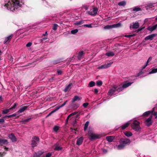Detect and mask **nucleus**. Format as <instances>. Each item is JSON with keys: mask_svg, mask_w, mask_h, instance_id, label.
Returning a JSON list of instances; mask_svg holds the SVG:
<instances>
[{"mask_svg": "<svg viewBox=\"0 0 157 157\" xmlns=\"http://www.w3.org/2000/svg\"><path fill=\"white\" fill-rule=\"evenodd\" d=\"M4 6L12 12L19 10L24 4L23 0H4Z\"/></svg>", "mask_w": 157, "mask_h": 157, "instance_id": "obj_1", "label": "nucleus"}, {"mask_svg": "<svg viewBox=\"0 0 157 157\" xmlns=\"http://www.w3.org/2000/svg\"><path fill=\"white\" fill-rule=\"evenodd\" d=\"M131 141L129 139L127 138H122L119 140V144L116 146V148L119 150H122L128 145L130 143Z\"/></svg>", "mask_w": 157, "mask_h": 157, "instance_id": "obj_2", "label": "nucleus"}, {"mask_svg": "<svg viewBox=\"0 0 157 157\" xmlns=\"http://www.w3.org/2000/svg\"><path fill=\"white\" fill-rule=\"evenodd\" d=\"M122 90V88L121 87L114 85L109 90L108 93V94L111 96L115 95L118 94L119 92Z\"/></svg>", "mask_w": 157, "mask_h": 157, "instance_id": "obj_3", "label": "nucleus"}, {"mask_svg": "<svg viewBox=\"0 0 157 157\" xmlns=\"http://www.w3.org/2000/svg\"><path fill=\"white\" fill-rule=\"evenodd\" d=\"M140 124V123L139 121L135 120L133 121V123L132 124L131 127L135 131L138 132L141 129Z\"/></svg>", "mask_w": 157, "mask_h": 157, "instance_id": "obj_4", "label": "nucleus"}, {"mask_svg": "<svg viewBox=\"0 0 157 157\" xmlns=\"http://www.w3.org/2000/svg\"><path fill=\"white\" fill-rule=\"evenodd\" d=\"M39 141V139L36 136L33 137L32 140L31 145L32 147H34L36 146L37 144Z\"/></svg>", "mask_w": 157, "mask_h": 157, "instance_id": "obj_5", "label": "nucleus"}, {"mask_svg": "<svg viewBox=\"0 0 157 157\" xmlns=\"http://www.w3.org/2000/svg\"><path fill=\"white\" fill-rule=\"evenodd\" d=\"M98 9L97 7L93 8V9L90 10V11L87 12L91 16H95L97 13Z\"/></svg>", "mask_w": 157, "mask_h": 157, "instance_id": "obj_6", "label": "nucleus"}, {"mask_svg": "<svg viewBox=\"0 0 157 157\" xmlns=\"http://www.w3.org/2000/svg\"><path fill=\"white\" fill-rule=\"evenodd\" d=\"M88 134L90 137V140H92L99 138V136L98 135L95 134L93 132H91L90 131H89Z\"/></svg>", "mask_w": 157, "mask_h": 157, "instance_id": "obj_7", "label": "nucleus"}, {"mask_svg": "<svg viewBox=\"0 0 157 157\" xmlns=\"http://www.w3.org/2000/svg\"><path fill=\"white\" fill-rule=\"evenodd\" d=\"M157 36V34L156 33L153 34L149 35L145 38V40H152L154 37Z\"/></svg>", "mask_w": 157, "mask_h": 157, "instance_id": "obj_8", "label": "nucleus"}, {"mask_svg": "<svg viewBox=\"0 0 157 157\" xmlns=\"http://www.w3.org/2000/svg\"><path fill=\"white\" fill-rule=\"evenodd\" d=\"M13 36V34H11L7 37H6L5 38V40L4 42V44H8L9 43L10 40L11 39Z\"/></svg>", "mask_w": 157, "mask_h": 157, "instance_id": "obj_9", "label": "nucleus"}, {"mask_svg": "<svg viewBox=\"0 0 157 157\" xmlns=\"http://www.w3.org/2000/svg\"><path fill=\"white\" fill-rule=\"evenodd\" d=\"M152 118V115L151 116L148 118L145 121V124L147 126H150L152 123L151 119Z\"/></svg>", "mask_w": 157, "mask_h": 157, "instance_id": "obj_10", "label": "nucleus"}, {"mask_svg": "<svg viewBox=\"0 0 157 157\" xmlns=\"http://www.w3.org/2000/svg\"><path fill=\"white\" fill-rule=\"evenodd\" d=\"M155 107H154L153 108L152 110L148 111L145 112L143 114L142 116L144 117H147L149 115L150 113L152 114L155 110Z\"/></svg>", "mask_w": 157, "mask_h": 157, "instance_id": "obj_11", "label": "nucleus"}, {"mask_svg": "<svg viewBox=\"0 0 157 157\" xmlns=\"http://www.w3.org/2000/svg\"><path fill=\"white\" fill-rule=\"evenodd\" d=\"M133 82H125L122 85V86H119V87H121L122 88V90H123V88H126L129 86H130L132 83Z\"/></svg>", "mask_w": 157, "mask_h": 157, "instance_id": "obj_12", "label": "nucleus"}, {"mask_svg": "<svg viewBox=\"0 0 157 157\" xmlns=\"http://www.w3.org/2000/svg\"><path fill=\"white\" fill-rule=\"evenodd\" d=\"M157 28V24L156 25H154L153 26H149L148 28L147 29L151 31H152L155 29Z\"/></svg>", "mask_w": 157, "mask_h": 157, "instance_id": "obj_13", "label": "nucleus"}, {"mask_svg": "<svg viewBox=\"0 0 157 157\" xmlns=\"http://www.w3.org/2000/svg\"><path fill=\"white\" fill-rule=\"evenodd\" d=\"M8 143V142L7 140L0 138V145H2V144H7Z\"/></svg>", "mask_w": 157, "mask_h": 157, "instance_id": "obj_14", "label": "nucleus"}, {"mask_svg": "<svg viewBox=\"0 0 157 157\" xmlns=\"http://www.w3.org/2000/svg\"><path fill=\"white\" fill-rule=\"evenodd\" d=\"M83 138L82 137L78 138L76 142V144L78 145H80L82 144L83 140Z\"/></svg>", "mask_w": 157, "mask_h": 157, "instance_id": "obj_15", "label": "nucleus"}, {"mask_svg": "<svg viewBox=\"0 0 157 157\" xmlns=\"http://www.w3.org/2000/svg\"><path fill=\"white\" fill-rule=\"evenodd\" d=\"M9 137L12 142H14L16 141V138L12 134L10 135L9 136Z\"/></svg>", "mask_w": 157, "mask_h": 157, "instance_id": "obj_16", "label": "nucleus"}, {"mask_svg": "<svg viewBox=\"0 0 157 157\" xmlns=\"http://www.w3.org/2000/svg\"><path fill=\"white\" fill-rule=\"evenodd\" d=\"M114 138V136H110L106 137V139L109 142H112Z\"/></svg>", "mask_w": 157, "mask_h": 157, "instance_id": "obj_17", "label": "nucleus"}, {"mask_svg": "<svg viewBox=\"0 0 157 157\" xmlns=\"http://www.w3.org/2000/svg\"><path fill=\"white\" fill-rule=\"evenodd\" d=\"M43 153L44 152L43 151H39L34 154L33 157H39L40 155H42Z\"/></svg>", "mask_w": 157, "mask_h": 157, "instance_id": "obj_18", "label": "nucleus"}, {"mask_svg": "<svg viewBox=\"0 0 157 157\" xmlns=\"http://www.w3.org/2000/svg\"><path fill=\"white\" fill-rule=\"evenodd\" d=\"M71 83H70L64 89V91L65 92H67L69 91L71 89Z\"/></svg>", "mask_w": 157, "mask_h": 157, "instance_id": "obj_19", "label": "nucleus"}, {"mask_svg": "<svg viewBox=\"0 0 157 157\" xmlns=\"http://www.w3.org/2000/svg\"><path fill=\"white\" fill-rule=\"evenodd\" d=\"M28 107L27 106H24L23 107L21 108L17 112L18 113H21L23 112H24L25 110Z\"/></svg>", "mask_w": 157, "mask_h": 157, "instance_id": "obj_20", "label": "nucleus"}, {"mask_svg": "<svg viewBox=\"0 0 157 157\" xmlns=\"http://www.w3.org/2000/svg\"><path fill=\"white\" fill-rule=\"evenodd\" d=\"M105 55L108 57L112 56H114V53L113 52L109 51L106 53H105Z\"/></svg>", "mask_w": 157, "mask_h": 157, "instance_id": "obj_21", "label": "nucleus"}, {"mask_svg": "<svg viewBox=\"0 0 157 157\" xmlns=\"http://www.w3.org/2000/svg\"><path fill=\"white\" fill-rule=\"evenodd\" d=\"M139 27V24L138 22H136L133 23V25L132 26V28L133 29H136Z\"/></svg>", "mask_w": 157, "mask_h": 157, "instance_id": "obj_22", "label": "nucleus"}, {"mask_svg": "<svg viewBox=\"0 0 157 157\" xmlns=\"http://www.w3.org/2000/svg\"><path fill=\"white\" fill-rule=\"evenodd\" d=\"M80 100L79 97L78 96H75L74 97L72 98V102H74L75 101Z\"/></svg>", "mask_w": 157, "mask_h": 157, "instance_id": "obj_23", "label": "nucleus"}, {"mask_svg": "<svg viewBox=\"0 0 157 157\" xmlns=\"http://www.w3.org/2000/svg\"><path fill=\"white\" fill-rule=\"evenodd\" d=\"M126 2L123 1L121 2H120L118 3V5L120 6H124L126 5Z\"/></svg>", "mask_w": 157, "mask_h": 157, "instance_id": "obj_24", "label": "nucleus"}, {"mask_svg": "<svg viewBox=\"0 0 157 157\" xmlns=\"http://www.w3.org/2000/svg\"><path fill=\"white\" fill-rule=\"evenodd\" d=\"M129 125V122H127L121 126V127L122 129H124L127 127Z\"/></svg>", "mask_w": 157, "mask_h": 157, "instance_id": "obj_25", "label": "nucleus"}, {"mask_svg": "<svg viewBox=\"0 0 157 157\" xmlns=\"http://www.w3.org/2000/svg\"><path fill=\"white\" fill-rule=\"evenodd\" d=\"M132 10L133 11L137 12L141 10V8L138 6L134 7L133 8H132Z\"/></svg>", "mask_w": 157, "mask_h": 157, "instance_id": "obj_26", "label": "nucleus"}, {"mask_svg": "<svg viewBox=\"0 0 157 157\" xmlns=\"http://www.w3.org/2000/svg\"><path fill=\"white\" fill-rule=\"evenodd\" d=\"M157 72V68H152L151 69V71L148 73V74H151Z\"/></svg>", "mask_w": 157, "mask_h": 157, "instance_id": "obj_27", "label": "nucleus"}, {"mask_svg": "<svg viewBox=\"0 0 157 157\" xmlns=\"http://www.w3.org/2000/svg\"><path fill=\"white\" fill-rule=\"evenodd\" d=\"M83 52L82 51L79 52L78 56V59H80L82 58L83 54Z\"/></svg>", "mask_w": 157, "mask_h": 157, "instance_id": "obj_28", "label": "nucleus"}, {"mask_svg": "<svg viewBox=\"0 0 157 157\" xmlns=\"http://www.w3.org/2000/svg\"><path fill=\"white\" fill-rule=\"evenodd\" d=\"M124 135L127 137H129L132 135V133L130 132L125 131L124 132Z\"/></svg>", "mask_w": 157, "mask_h": 157, "instance_id": "obj_29", "label": "nucleus"}, {"mask_svg": "<svg viewBox=\"0 0 157 157\" xmlns=\"http://www.w3.org/2000/svg\"><path fill=\"white\" fill-rule=\"evenodd\" d=\"M84 21L81 20L78 21H77L75 23V24L77 25H82L84 23Z\"/></svg>", "mask_w": 157, "mask_h": 157, "instance_id": "obj_30", "label": "nucleus"}, {"mask_svg": "<svg viewBox=\"0 0 157 157\" xmlns=\"http://www.w3.org/2000/svg\"><path fill=\"white\" fill-rule=\"evenodd\" d=\"M121 24L120 23H118L116 24L112 25L113 28H118L120 27L121 26Z\"/></svg>", "mask_w": 157, "mask_h": 157, "instance_id": "obj_31", "label": "nucleus"}, {"mask_svg": "<svg viewBox=\"0 0 157 157\" xmlns=\"http://www.w3.org/2000/svg\"><path fill=\"white\" fill-rule=\"evenodd\" d=\"M154 4H151L147 5L146 7V10H148L151 9H152L154 7Z\"/></svg>", "mask_w": 157, "mask_h": 157, "instance_id": "obj_32", "label": "nucleus"}, {"mask_svg": "<svg viewBox=\"0 0 157 157\" xmlns=\"http://www.w3.org/2000/svg\"><path fill=\"white\" fill-rule=\"evenodd\" d=\"M79 105L77 104H73L72 105V107L74 109H76L79 107Z\"/></svg>", "mask_w": 157, "mask_h": 157, "instance_id": "obj_33", "label": "nucleus"}, {"mask_svg": "<svg viewBox=\"0 0 157 157\" xmlns=\"http://www.w3.org/2000/svg\"><path fill=\"white\" fill-rule=\"evenodd\" d=\"M78 32V30L77 29H75L72 30L71 31V33L72 34H75Z\"/></svg>", "mask_w": 157, "mask_h": 157, "instance_id": "obj_34", "label": "nucleus"}, {"mask_svg": "<svg viewBox=\"0 0 157 157\" xmlns=\"http://www.w3.org/2000/svg\"><path fill=\"white\" fill-rule=\"evenodd\" d=\"M10 110V108L9 109H5L2 111V113L3 114H6L9 112Z\"/></svg>", "mask_w": 157, "mask_h": 157, "instance_id": "obj_35", "label": "nucleus"}, {"mask_svg": "<svg viewBox=\"0 0 157 157\" xmlns=\"http://www.w3.org/2000/svg\"><path fill=\"white\" fill-rule=\"evenodd\" d=\"M95 85V82L93 81H91L90 82L89 84H88V86L89 87H92L94 86Z\"/></svg>", "mask_w": 157, "mask_h": 157, "instance_id": "obj_36", "label": "nucleus"}, {"mask_svg": "<svg viewBox=\"0 0 157 157\" xmlns=\"http://www.w3.org/2000/svg\"><path fill=\"white\" fill-rule=\"evenodd\" d=\"M62 149V148L59 146H57L54 148V150L55 151H60Z\"/></svg>", "mask_w": 157, "mask_h": 157, "instance_id": "obj_37", "label": "nucleus"}, {"mask_svg": "<svg viewBox=\"0 0 157 157\" xmlns=\"http://www.w3.org/2000/svg\"><path fill=\"white\" fill-rule=\"evenodd\" d=\"M89 122L88 121H87L86 122V123L85 124L84 128V130L85 131H86V130L87 129V128L88 125H89Z\"/></svg>", "mask_w": 157, "mask_h": 157, "instance_id": "obj_38", "label": "nucleus"}, {"mask_svg": "<svg viewBox=\"0 0 157 157\" xmlns=\"http://www.w3.org/2000/svg\"><path fill=\"white\" fill-rule=\"evenodd\" d=\"M58 25L56 24H54L53 25L52 29L54 30H56L57 29Z\"/></svg>", "mask_w": 157, "mask_h": 157, "instance_id": "obj_39", "label": "nucleus"}, {"mask_svg": "<svg viewBox=\"0 0 157 157\" xmlns=\"http://www.w3.org/2000/svg\"><path fill=\"white\" fill-rule=\"evenodd\" d=\"M113 63V62H112L106 64H105L106 68L110 67Z\"/></svg>", "mask_w": 157, "mask_h": 157, "instance_id": "obj_40", "label": "nucleus"}, {"mask_svg": "<svg viewBox=\"0 0 157 157\" xmlns=\"http://www.w3.org/2000/svg\"><path fill=\"white\" fill-rule=\"evenodd\" d=\"M59 127L58 126H54L53 128V131L56 132H57L59 129Z\"/></svg>", "mask_w": 157, "mask_h": 157, "instance_id": "obj_41", "label": "nucleus"}, {"mask_svg": "<svg viewBox=\"0 0 157 157\" xmlns=\"http://www.w3.org/2000/svg\"><path fill=\"white\" fill-rule=\"evenodd\" d=\"M31 119V118H29L27 119H23L21 120V122H22L23 123H25V122L29 121Z\"/></svg>", "mask_w": 157, "mask_h": 157, "instance_id": "obj_42", "label": "nucleus"}, {"mask_svg": "<svg viewBox=\"0 0 157 157\" xmlns=\"http://www.w3.org/2000/svg\"><path fill=\"white\" fill-rule=\"evenodd\" d=\"M106 68L105 64L99 66L98 67V69H103Z\"/></svg>", "mask_w": 157, "mask_h": 157, "instance_id": "obj_43", "label": "nucleus"}, {"mask_svg": "<svg viewBox=\"0 0 157 157\" xmlns=\"http://www.w3.org/2000/svg\"><path fill=\"white\" fill-rule=\"evenodd\" d=\"M104 28L105 29H110L113 28V26H112V25H107L105 26Z\"/></svg>", "mask_w": 157, "mask_h": 157, "instance_id": "obj_44", "label": "nucleus"}, {"mask_svg": "<svg viewBox=\"0 0 157 157\" xmlns=\"http://www.w3.org/2000/svg\"><path fill=\"white\" fill-rule=\"evenodd\" d=\"M97 85L98 86H101L102 85V83L101 81H98L96 82Z\"/></svg>", "mask_w": 157, "mask_h": 157, "instance_id": "obj_45", "label": "nucleus"}, {"mask_svg": "<svg viewBox=\"0 0 157 157\" xmlns=\"http://www.w3.org/2000/svg\"><path fill=\"white\" fill-rule=\"evenodd\" d=\"M78 113V112H74L73 113H71V114H70L68 116V117H67V119H68L69 118L71 117V116L72 115H75V114H77V113Z\"/></svg>", "mask_w": 157, "mask_h": 157, "instance_id": "obj_46", "label": "nucleus"}, {"mask_svg": "<svg viewBox=\"0 0 157 157\" xmlns=\"http://www.w3.org/2000/svg\"><path fill=\"white\" fill-rule=\"evenodd\" d=\"M52 155V153H48L46 155L43 156V157H51Z\"/></svg>", "mask_w": 157, "mask_h": 157, "instance_id": "obj_47", "label": "nucleus"}, {"mask_svg": "<svg viewBox=\"0 0 157 157\" xmlns=\"http://www.w3.org/2000/svg\"><path fill=\"white\" fill-rule=\"evenodd\" d=\"M83 26L84 27H86L88 28H91L92 27L91 24H85L83 25Z\"/></svg>", "mask_w": 157, "mask_h": 157, "instance_id": "obj_48", "label": "nucleus"}, {"mask_svg": "<svg viewBox=\"0 0 157 157\" xmlns=\"http://www.w3.org/2000/svg\"><path fill=\"white\" fill-rule=\"evenodd\" d=\"M135 36V34H132V35H126L124 36L125 37H127V38H130L131 37L134 36Z\"/></svg>", "mask_w": 157, "mask_h": 157, "instance_id": "obj_49", "label": "nucleus"}, {"mask_svg": "<svg viewBox=\"0 0 157 157\" xmlns=\"http://www.w3.org/2000/svg\"><path fill=\"white\" fill-rule=\"evenodd\" d=\"M17 105V103H14L13 105V106H12L11 108H10V109L11 110V109H14V108H15V107H16Z\"/></svg>", "mask_w": 157, "mask_h": 157, "instance_id": "obj_50", "label": "nucleus"}, {"mask_svg": "<svg viewBox=\"0 0 157 157\" xmlns=\"http://www.w3.org/2000/svg\"><path fill=\"white\" fill-rule=\"evenodd\" d=\"M152 58L151 57H149L146 63H147V64H148V62L149 61H151L152 60Z\"/></svg>", "mask_w": 157, "mask_h": 157, "instance_id": "obj_51", "label": "nucleus"}, {"mask_svg": "<svg viewBox=\"0 0 157 157\" xmlns=\"http://www.w3.org/2000/svg\"><path fill=\"white\" fill-rule=\"evenodd\" d=\"M15 116V114H12V115H11L5 116L3 118H5L6 117H12L13 116Z\"/></svg>", "mask_w": 157, "mask_h": 157, "instance_id": "obj_52", "label": "nucleus"}, {"mask_svg": "<svg viewBox=\"0 0 157 157\" xmlns=\"http://www.w3.org/2000/svg\"><path fill=\"white\" fill-rule=\"evenodd\" d=\"M43 2L44 3V5L46 6H47V5H48V2L46 1H45L44 0H43Z\"/></svg>", "mask_w": 157, "mask_h": 157, "instance_id": "obj_53", "label": "nucleus"}, {"mask_svg": "<svg viewBox=\"0 0 157 157\" xmlns=\"http://www.w3.org/2000/svg\"><path fill=\"white\" fill-rule=\"evenodd\" d=\"M88 104H89L87 103H84L83 104V106L84 107L86 108L88 105Z\"/></svg>", "mask_w": 157, "mask_h": 157, "instance_id": "obj_54", "label": "nucleus"}, {"mask_svg": "<svg viewBox=\"0 0 157 157\" xmlns=\"http://www.w3.org/2000/svg\"><path fill=\"white\" fill-rule=\"evenodd\" d=\"M67 101L66 100V101L63 103L62 104L61 106V107H62L63 106H64L67 103Z\"/></svg>", "mask_w": 157, "mask_h": 157, "instance_id": "obj_55", "label": "nucleus"}, {"mask_svg": "<svg viewBox=\"0 0 157 157\" xmlns=\"http://www.w3.org/2000/svg\"><path fill=\"white\" fill-rule=\"evenodd\" d=\"M67 101L66 100V101L63 103L62 104L61 106V107H62L63 106H64L67 103Z\"/></svg>", "mask_w": 157, "mask_h": 157, "instance_id": "obj_56", "label": "nucleus"}, {"mask_svg": "<svg viewBox=\"0 0 157 157\" xmlns=\"http://www.w3.org/2000/svg\"><path fill=\"white\" fill-rule=\"evenodd\" d=\"M67 101L66 100V101L63 103L62 104L61 106V107H62L63 106H64L67 103Z\"/></svg>", "mask_w": 157, "mask_h": 157, "instance_id": "obj_57", "label": "nucleus"}, {"mask_svg": "<svg viewBox=\"0 0 157 157\" xmlns=\"http://www.w3.org/2000/svg\"><path fill=\"white\" fill-rule=\"evenodd\" d=\"M148 64L145 63V64L142 67V70H143L145 68V67L147 66Z\"/></svg>", "mask_w": 157, "mask_h": 157, "instance_id": "obj_58", "label": "nucleus"}, {"mask_svg": "<svg viewBox=\"0 0 157 157\" xmlns=\"http://www.w3.org/2000/svg\"><path fill=\"white\" fill-rule=\"evenodd\" d=\"M31 45L32 43L31 42H29L26 44V46L27 47H29Z\"/></svg>", "mask_w": 157, "mask_h": 157, "instance_id": "obj_59", "label": "nucleus"}, {"mask_svg": "<svg viewBox=\"0 0 157 157\" xmlns=\"http://www.w3.org/2000/svg\"><path fill=\"white\" fill-rule=\"evenodd\" d=\"M48 39L47 37H44L43 38L41 39V41H43L44 40H45Z\"/></svg>", "mask_w": 157, "mask_h": 157, "instance_id": "obj_60", "label": "nucleus"}, {"mask_svg": "<svg viewBox=\"0 0 157 157\" xmlns=\"http://www.w3.org/2000/svg\"><path fill=\"white\" fill-rule=\"evenodd\" d=\"M58 74V75H60L62 74V71L61 70H58L57 71Z\"/></svg>", "mask_w": 157, "mask_h": 157, "instance_id": "obj_61", "label": "nucleus"}, {"mask_svg": "<svg viewBox=\"0 0 157 157\" xmlns=\"http://www.w3.org/2000/svg\"><path fill=\"white\" fill-rule=\"evenodd\" d=\"M4 120L3 118L0 119V123H3L4 122Z\"/></svg>", "mask_w": 157, "mask_h": 157, "instance_id": "obj_62", "label": "nucleus"}, {"mask_svg": "<svg viewBox=\"0 0 157 157\" xmlns=\"http://www.w3.org/2000/svg\"><path fill=\"white\" fill-rule=\"evenodd\" d=\"M98 90L97 89L95 88L94 89V92L95 93L98 94Z\"/></svg>", "mask_w": 157, "mask_h": 157, "instance_id": "obj_63", "label": "nucleus"}, {"mask_svg": "<svg viewBox=\"0 0 157 157\" xmlns=\"http://www.w3.org/2000/svg\"><path fill=\"white\" fill-rule=\"evenodd\" d=\"M153 115L154 116H155V118H157V112H155L154 114H153Z\"/></svg>", "mask_w": 157, "mask_h": 157, "instance_id": "obj_64", "label": "nucleus"}]
</instances>
